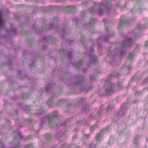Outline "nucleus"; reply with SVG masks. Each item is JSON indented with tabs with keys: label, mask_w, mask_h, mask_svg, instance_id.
Returning a JSON list of instances; mask_svg holds the SVG:
<instances>
[{
	"label": "nucleus",
	"mask_w": 148,
	"mask_h": 148,
	"mask_svg": "<svg viewBox=\"0 0 148 148\" xmlns=\"http://www.w3.org/2000/svg\"><path fill=\"white\" fill-rule=\"evenodd\" d=\"M129 22L127 21L124 15H122L120 17V22L118 26V28L120 29L121 27L124 25H127L128 24Z\"/></svg>",
	"instance_id": "obj_10"
},
{
	"label": "nucleus",
	"mask_w": 148,
	"mask_h": 148,
	"mask_svg": "<svg viewBox=\"0 0 148 148\" xmlns=\"http://www.w3.org/2000/svg\"><path fill=\"white\" fill-rule=\"evenodd\" d=\"M101 40V38H99L98 39V50L99 51H100L102 49V46L101 44H100L99 43L100 40Z\"/></svg>",
	"instance_id": "obj_29"
},
{
	"label": "nucleus",
	"mask_w": 148,
	"mask_h": 148,
	"mask_svg": "<svg viewBox=\"0 0 148 148\" xmlns=\"http://www.w3.org/2000/svg\"><path fill=\"white\" fill-rule=\"evenodd\" d=\"M63 101V99H61L60 100L57 102V106H59L60 104H61Z\"/></svg>",
	"instance_id": "obj_42"
},
{
	"label": "nucleus",
	"mask_w": 148,
	"mask_h": 148,
	"mask_svg": "<svg viewBox=\"0 0 148 148\" xmlns=\"http://www.w3.org/2000/svg\"><path fill=\"white\" fill-rule=\"evenodd\" d=\"M103 107V106H100L99 110L98 111L97 113L95 116H94L92 114L90 115L89 117V119H100L102 115V113L104 112L103 110H102L101 109V108H102Z\"/></svg>",
	"instance_id": "obj_9"
},
{
	"label": "nucleus",
	"mask_w": 148,
	"mask_h": 148,
	"mask_svg": "<svg viewBox=\"0 0 148 148\" xmlns=\"http://www.w3.org/2000/svg\"><path fill=\"white\" fill-rule=\"evenodd\" d=\"M98 73H100V72L99 71L97 72Z\"/></svg>",
	"instance_id": "obj_61"
},
{
	"label": "nucleus",
	"mask_w": 148,
	"mask_h": 148,
	"mask_svg": "<svg viewBox=\"0 0 148 148\" xmlns=\"http://www.w3.org/2000/svg\"><path fill=\"white\" fill-rule=\"evenodd\" d=\"M135 30H134L133 31V33H134V34L135 36V38L136 39H137L139 38H141L142 36L141 35L137 33H135Z\"/></svg>",
	"instance_id": "obj_31"
},
{
	"label": "nucleus",
	"mask_w": 148,
	"mask_h": 148,
	"mask_svg": "<svg viewBox=\"0 0 148 148\" xmlns=\"http://www.w3.org/2000/svg\"><path fill=\"white\" fill-rule=\"evenodd\" d=\"M67 144L66 143H64L63 145H62L60 148H64L65 147L67 146Z\"/></svg>",
	"instance_id": "obj_44"
},
{
	"label": "nucleus",
	"mask_w": 148,
	"mask_h": 148,
	"mask_svg": "<svg viewBox=\"0 0 148 148\" xmlns=\"http://www.w3.org/2000/svg\"><path fill=\"white\" fill-rule=\"evenodd\" d=\"M139 47H140V45H136V49H137L138 48H139Z\"/></svg>",
	"instance_id": "obj_57"
},
{
	"label": "nucleus",
	"mask_w": 148,
	"mask_h": 148,
	"mask_svg": "<svg viewBox=\"0 0 148 148\" xmlns=\"http://www.w3.org/2000/svg\"><path fill=\"white\" fill-rule=\"evenodd\" d=\"M97 20L94 18H91L90 19V22L88 24L90 26H92L95 23Z\"/></svg>",
	"instance_id": "obj_23"
},
{
	"label": "nucleus",
	"mask_w": 148,
	"mask_h": 148,
	"mask_svg": "<svg viewBox=\"0 0 148 148\" xmlns=\"http://www.w3.org/2000/svg\"><path fill=\"white\" fill-rule=\"evenodd\" d=\"M47 26H48V28L49 29H52L53 28H56V26L53 24H49Z\"/></svg>",
	"instance_id": "obj_30"
},
{
	"label": "nucleus",
	"mask_w": 148,
	"mask_h": 148,
	"mask_svg": "<svg viewBox=\"0 0 148 148\" xmlns=\"http://www.w3.org/2000/svg\"><path fill=\"white\" fill-rule=\"evenodd\" d=\"M148 80V78H146L144 80V83H146V82Z\"/></svg>",
	"instance_id": "obj_50"
},
{
	"label": "nucleus",
	"mask_w": 148,
	"mask_h": 148,
	"mask_svg": "<svg viewBox=\"0 0 148 148\" xmlns=\"http://www.w3.org/2000/svg\"><path fill=\"white\" fill-rule=\"evenodd\" d=\"M110 127H107L106 128L101 130L99 134H98L96 136V139L97 140L99 141L102 138L103 134L106 131H108L109 130Z\"/></svg>",
	"instance_id": "obj_12"
},
{
	"label": "nucleus",
	"mask_w": 148,
	"mask_h": 148,
	"mask_svg": "<svg viewBox=\"0 0 148 148\" xmlns=\"http://www.w3.org/2000/svg\"><path fill=\"white\" fill-rule=\"evenodd\" d=\"M140 136L138 135L137 136L134 138V143L136 145H137L138 144V140L139 139Z\"/></svg>",
	"instance_id": "obj_28"
},
{
	"label": "nucleus",
	"mask_w": 148,
	"mask_h": 148,
	"mask_svg": "<svg viewBox=\"0 0 148 148\" xmlns=\"http://www.w3.org/2000/svg\"><path fill=\"white\" fill-rule=\"evenodd\" d=\"M67 56L70 59H71L72 58V53L71 51L68 52L67 54Z\"/></svg>",
	"instance_id": "obj_35"
},
{
	"label": "nucleus",
	"mask_w": 148,
	"mask_h": 148,
	"mask_svg": "<svg viewBox=\"0 0 148 148\" xmlns=\"http://www.w3.org/2000/svg\"><path fill=\"white\" fill-rule=\"evenodd\" d=\"M122 85H121V84H118V87L119 89H121L122 88Z\"/></svg>",
	"instance_id": "obj_47"
},
{
	"label": "nucleus",
	"mask_w": 148,
	"mask_h": 148,
	"mask_svg": "<svg viewBox=\"0 0 148 148\" xmlns=\"http://www.w3.org/2000/svg\"><path fill=\"white\" fill-rule=\"evenodd\" d=\"M33 145L32 144H30L26 146L25 148H32L33 147Z\"/></svg>",
	"instance_id": "obj_39"
},
{
	"label": "nucleus",
	"mask_w": 148,
	"mask_h": 148,
	"mask_svg": "<svg viewBox=\"0 0 148 148\" xmlns=\"http://www.w3.org/2000/svg\"><path fill=\"white\" fill-rule=\"evenodd\" d=\"M43 113H44V112L41 108H40V110H37L36 113V115H39L42 114Z\"/></svg>",
	"instance_id": "obj_25"
},
{
	"label": "nucleus",
	"mask_w": 148,
	"mask_h": 148,
	"mask_svg": "<svg viewBox=\"0 0 148 148\" xmlns=\"http://www.w3.org/2000/svg\"><path fill=\"white\" fill-rule=\"evenodd\" d=\"M94 49L93 46L90 47L89 50L86 54V56L90 58V63L91 64H95L97 62V58L94 53Z\"/></svg>",
	"instance_id": "obj_6"
},
{
	"label": "nucleus",
	"mask_w": 148,
	"mask_h": 148,
	"mask_svg": "<svg viewBox=\"0 0 148 148\" xmlns=\"http://www.w3.org/2000/svg\"><path fill=\"white\" fill-rule=\"evenodd\" d=\"M32 137V136L31 135H29L27 137V139H30Z\"/></svg>",
	"instance_id": "obj_52"
},
{
	"label": "nucleus",
	"mask_w": 148,
	"mask_h": 148,
	"mask_svg": "<svg viewBox=\"0 0 148 148\" xmlns=\"http://www.w3.org/2000/svg\"><path fill=\"white\" fill-rule=\"evenodd\" d=\"M120 75L116 72L111 73L105 81L104 87L106 91L107 95L112 94L114 92V85L110 81V80L113 77H118Z\"/></svg>",
	"instance_id": "obj_3"
},
{
	"label": "nucleus",
	"mask_w": 148,
	"mask_h": 148,
	"mask_svg": "<svg viewBox=\"0 0 148 148\" xmlns=\"http://www.w3.org/2000/svg\"><path fill=\"white\" fill-rule=\"evenodd\" d=\"M134 56V52L130 53L129 54V57L127 59L125 62L124 64L122 71L125 74H127L129 73L132 69L130 65L131 61L133 60Z\"/></svg>",
	"instance_id": "obj_5"
},
{
	"label": "nucleus",
	"mask_w": 148,
	"mask_h": 148,
	"mask_svg": "<svg viewBox=\"0 0 148 148\" xmlns=\"http://www.w3.org/2000/svg\"><path fill=\"white\" fill-rule=\"evenodd\" d=\"M97 75V71L94 74L92 75L90 77L91 80V81L94 80L95 79Z\"/></svg>",
	"instance_id": "obj_26"
},
{
	"label": "nucleus",
	"mask_w": 148,
	"mask_h": 148,
	"mask_svg": "<svg viewBox=\"0 0 148 148\" xmlns=\"http://www.w3.org/2000/svg\"><path fill=\"white\" fill-rule=\"evenodd\" d=\"M57 146L55 145L53 146L51 148H56Z\"/></svg>",
	"instance_id": "obj_55"
},
{
	"label": "nucleus",
	"mask_w": 148,
	"mask_h": 148,
	"mask_svg": "<svg viewBox=\"0 0 148 148\" xmlns=\"http://www.w3.org/2000/svg\"><path fill=\"white\" fill-rule=\"evenodd\" d=\"M78 21H77V25L78 24Z\"/></svg>",
	"instance_id": "obj_60"
},
{
	"label": "nucleus",
	"mask_w": 148,
	"mask_h": 148,
	"mask_svg": "<svg viewBox=\"0 0 148 148\" xmlns=\"http://www.w3.org/2000/svg\"><path fill=\"white\" fill-rule=\"evenodd\" d=\"M133 39L129 38L123 42H119L116 46L111 45L109 49L108 55L105 58V60L111 64H114L115 62L124 57L126 48L133 45Z\"/></svg>",
	"instance_id": "obj_1"
},
{
	"label": "nucleus",
	"mask_w": 148,
	"mask_h": 148,
	"mask_svg": "<svg viewBox=\"0 0 148 148\" xmlns=\"http://www.w3.org/2000/svg\"><path fill=\"white\" fill-rule=\"evenodd\" d=\"M20 75L21 74V71H20Z\"/></svg>",
	"instance_id": "obj_64"
},
{
	"label": "nucleus",
	"mask_w": 148,
	"mask_h": 148,
	"mask_svg": "<svg viewBox=\"0 0 148 148\" xmlns=\"http://www.w3.org/2000/svg\"><path fill=\"white\" fill-rule=\"evenodd\" d=\"M58 32L60 34H61L63 38L69 44H71L72 43L74 42L73 40H71L70 39H66V36L68 34L66 33L65 30L63 28H59L58 29Z\"/></svg>",
	"instance_id": "obj_8"
},
{
	"label": "nucleus",
	"mask_w": 148,
	"mask_h": 148,
	"mask_svg": "<svg viewBox=\"0 0 148 148\" xmlns=\"http://www.w3.org/2000/svg\"><path fill=\"white\" fill-rule=\"evenodd\" d=\"M53 87V85L51 84L47 85L45 87V89L46 91L48 92L51 91Z\"/></svg>",
	"instance_id": "obj_19"
},
{
	"label": "nucleus",
	"mask_w": 148,
	"mask_h": 148,
	"mask_svg": "<svg viewBox=\"0 0 148 148\" xmlns=\"http://www.w3.org/2000/svg\"><path fill=\"white\" fill-rule=\"evenodd\" d=\"M84 123L83 122V121H78L77 123V125H82V124H83Z\"/></svg>",
	"instance_id": "obj_40"
},
{
	"label": "nucleus",
	"mask_w": 148,
	"mask_h": 148,
	"mask_svg": "<svg viewBox=\"0 0 148 148\" xmlns=\"http://www.w3.org/2000/svg\"><path fill=\"white\" fill-rule=\"evenodd\" d=\"M64 133L62 134L60 136H59L60 135V134H58L56 136V138L57 139H58L59 140H60L59 143L60 144H61L62 141H63L64 140L66 139H67V137L66 136H65L64 135Z\"/></svg>",
	"instance_id": "obj_18"
},
{
	"label": "nucleus",
	"mask_w": 148,
	"mask_h": 148,
	"mask_svg": "<svg viewBox=\"0 0 148 148\" xmlns=\"http://www.w3.org/2000/svg\"><path fill=\"white\" fill-rule=\"evenodd\" d=\"M81 41L83 46L85 48H86V47L85 46V39L84 36L83 35H82L81 36Z\"/></svg>",
	"instance_id": "obj_27"
},
{
	"label": "nucleus",
	"mask_w": 148,
	"mask_h": 148,
	"mask_svg": "<svg viewBox=\"0 0 148 148\" xmlns=\"http://www.w3.org/2000/svg\"><path fill=\"white\" fill-rule=\"evenodd\" d=\"M2 13L1 11L0 12V27L1 29L3 28V22L2 19Z\"/></svg>",
	"instance_id": "obj_21"
},
{
	"label": "nucleus",
	"mask_w": 148,
	"mask_h": 148,
	"mask_svg": "<svg viewBox=\"0 0 148 148\" xmlns=\"http://www.w3.org/2000/svg\"><path fill=\"white\" fill-rule=\"evenodd\" d=\"M114 34V32H108V33L106 34L105 36H103L102 40L104 42H107L108 41L109 37L113 36Z\"/></svg>",
	"instance_id": "obj_16"
},
{
	"label": "nucleus",
	"mask_w": 148,
	"mask_h": 148,
	"mask_svg": "<svg viewBox=\"0 0 148 148\" xmlns=\"http://www.w3.org/2000/svg\"><path fill=\"white\" fill-rule=\"evenodd\" d=\"M18 105L21 108L22 110L25 111L28 114L29 113L30 108L28 106H27L24 104H21L18 103Z\"/></svg>",
	"instance_id": "obj_17"
},
{
	"label": "nucleus",
	"mask_w": 148,
	"mask_h": 148,
	"mask_svg": "<svg viewBox=\"0 0 148 148\" xmlns=\"http://www.w3.org/2000/svg\"><path fill=\"white\" fill-rule=\"evenodd\" d=\"M131 12H133V11H132V10H131Z\"/></svg>",
	"instance_id": "obj_63"
},
{
	"label": "nucleus",
	"mask_w": 148,
	"mask_h": 148,
	"mask_svg": "<svg viewBox=\"0 0 148 148\" xmlns=\"http://www.w3.org/2000/svg\"><path fill=\"white\" fill-rule=\"evenodd\" d=\"M141 91H139V92H136V94H140V93H141Z\"/></svg>",
	"instance_id": "obj_54"
},
{
	"label": "nucleus",
	"mask_w": 148,
	"mask_h": 148,
	"mask_svg": "<svg viewBox=\"0 0 148 148\" xmlns=\"http://www.w3.org/2000/svg\"><path fill=\"white\" fill-rule=\"evenodd\" d=\"M66 10L70 13H73L76 10V7L73 5H69L64 7Z\"/></svg>",
	"instance_id": "obj_15"
},
{
	"label": "nucleus",
	"mask_w": 148,
	"mask_h": 148,
	"mask_svg": "<svg viewBox=\"0 0 148 148\" xmlns=\"http://www.w3.org/2000/svg\"><path fill=\"white\" fill-rule=\"evenodd\" d=\"M35 66L34 63V62L32 64H29V66L30 67L33 66Z\"/></svg>",
	"instance_id": "obj_48"
},
{
	"label": "nucleus",
	"mask_w": 148,
	"mask_h": 148,
	"mask_svg": "<svg viewBox=\"0 0 148 148\" xmlns=\"http://www.w3.org/2000/svg\"><path fill=\"white\" fill-rule=\"evenodd\" d=\"M66 111V112H69V111Z\"/></svg>",
	"instance_id": "obj_62"
},
{
	"label": "nucleus",
	"mask_w": 148,
	"mask_h": 148,
	"mask_svg": "<svg viewBox=\"0 0 148 148\" xmlns=\"http://www.w3.org/2000/svg\"><path fill=\"white\" fill-rule=\"evenodd\" d=\"M69 121V119L65 121L63 124V125H66L67 124V123Z\"/></svg>",
	"instance_id": "obj_46"
},
{
	"label": "nucleus",
	"mask_w": 148,
	"mask_h": 148,
	"mask_svg": "<svg viewBox=\"0 0 148 148\" xmlns=\"http://www.w3.org/2000/svg\"><path fill=\"white\" fill-rule=\"evenodd\" d=\"M83 63V61L82 60H80L78 63H73V64L77 69L78 70H79L82 65Z\"/></svg>",
	"instance_id": "obj_20"
},
{
	"label": "nucleus",
	"mask_w": 148,
	"mask_h": 148,
	"mask_svg": "<svg viewBox=\"0 0 148 148\" xmlns=\"http://www.w3.org/2000/svg\"><path fill=\"white\" fill-rule=\"evenodd\" d=\"M145 46L146 47H148V41H147L146 42L145 44Z\"/></svg>",
	"instance_id": "obj_49"
},
{
	"label": "nucleus",
	"mask_w": 148,
	"mask_h": 148,
	"mask_svg": "<svg viewBox=\"0 0 148 148\" xmlns=\"http://www.w3.org/2000/svg\"><path fill=\"white\" fill-rule=\"evenodd\" d=\"M93 147V146L92 144L90 145L89 147V148H92Z\"/></svg>",
	"instance_id": "obj_56"
},
{
	"label": "nucleus",
	"mask_w": 148,
	"mask_h": 148,
	"mask_svg": "<svg viewBox=\"0 0 148 148\" xmlns=\"http://www.w3.org/2000/svg\"><path fill=\"white\" fill-rule=\"evenodd\" d=\"M58 114L57 111H55L52 113L49 114L46 116L41 119L42 124L48 121L50 126L52 127H54L52 124H53V120L57 118Z\"/></svg>",
	"instance_id": "obj_4"
},
{
	"label": "nucleus",
	"mask_w": 148,
	"mask_h": 148,
	"mask_svg": "<svg viewBox=\"0 0 148 148\" xmlns=\"http://www.w3.org/2000/svg\"><path fill=\"white\" fill-rule=\"evenodd\" d=\"M97 125L95 124L93 125L90 128V130L91 131H93L97 127Z\"/></svg>",
	"instance_id": "obj_38"
},
{
	"label": "nucleus",
	"mask_w": 148,
	"mask_h": 148,
	"mask_svg": "<svg viewBox=\"0 0 148 148\" xmlns=\"http://www.w3.org/2000/svg\"><path fill=\"white\" fill-rule=\"evenodd\" d=\"M32 119H29V122H32Z\"/></svg>",
	"instance_id": "obj_58"
},
{
	"label": "nucleus",
	"mask_w": 148,
	"mask_h": 148,
	"mask_svg": "<svg viewBox=\"0 0 148 148\" xmlns=\"http://www.w3.org/2000/svg\"><path fill=\"white\" fill-rule=\"evenodd\" d=\"M48 38H48L47 36L43 38V40L44 41L48 40Z\"/></svg>",
	"instance_id": "obj_45"
},
{
	"label": "nucleus",
	"mask_w": 148,
	"mask_h": 148,
	"mask_svg": "<svg viewBox=\"0 0 148 148\" xmlns=\"http://www.w3.org/2000/svg\"><path fill=\"white\" fill-rule=\"evenodd\" d=\"M137 27L140 30H143L147 27L145 25H141L140 24H139Z\"/></svg>",
	"instance_id": "obj_24"
},
{
	"label": "nucleus",
	"mask_w": 148,
	"mask_h": 148,
	"mask_svg": "<svg viewBox=\"0 0 148 148\" xmlns=\"http://www.w3.org/2000/svg\"><path fill=\"white\" fill-rule=\"evenodd\" d=\"M77 137V136L76 135H75L74 136L73 138V140H74Z\"/></svg>",
	"instance_id": "obj_51"
},
{
	"label": "nucleus",
	"mask_w": 148,
	"mask_h": 148,
	"mask_svg": "<svg viewBox=\"0 0 148 148\" xmlns=\"http://www.w3.org/2000/svg\"><path fill=\"white\" fill-rule=\"evenodd\" d=\"M17 136L20 137L21 138H22V137L21 135V133L20 132H18L17 133Z\"/></svg>",
	"instance_id": "obj_43"
},
{
	"label": "nucleus",
	"mask_w": 148,
	"mask_h": 148,
	"mask_svg": "<svg viewBox=\"0 0 148 148\" xmlns=\"http://www.w3.org/2000/svg\"><path fill=\"white\" fill-rule=\"evenodd\" d=\"M89 90H90V89H88V90H86V92H87V91H88Z\"/></svg>",
	"instance_id": "obj_59"
},
{
	"label": "nucleus",
	"mask_w": 148,
	"mask_h": 148,
	"mask_svg": "<svg viewBox=\"0 0 148 148\" xmlns=\"http://www.w3.org/2000/svg\"><path fill=\"white\" fill-rule=\"evenodd\" d=\"M54 95H51L50 99L47 101V104L49 106H51L53 103V100L54 99Z\"/></svg>",
	"instance_id": "obj_22"
},
{
	"label": "nucleus",
	"mask_w": 148,
	"mask_h": 148,
	"mask_svg": "<svg viewBox=\"0 0 148 148\" xmlns=\"http://www.w3.org/2000/svg\"><path fill=\"white\" fill-rule=\"evenodd\" d=\"M76 81L74 83V85L75 86L81 87L83 90H85L83 86L85 85L84 77L82 76L75 77Z\"/></svg>",
	"instance_id": "obj_7"
},
{
	"label": "nucleus",
	"mask_w": 148,
	"mask_h": 148,
	"mask_svg": "<svg viewBox=\"0 0 148 148\" xmlns=\"http://www.w3.org/2000/svg\"><path fill=\"white\" fill-rule=\"evenodd\" d=\"M22 97L23 99H27L28 97V95L25 93H23L22 95Z\"/></svg>",
	"instance_id": "obj_37"
},
{
	"label": "nucleus",
	"mask_w": 148,
	"mask_h": 148,
	"mask_svg": "<svg viewBox=\"0 0 148 148\" xmlns=\"http://www.w3.org/2000/svg\"><path fill=\"white\" fill-rule=\"evenodd\" d=\"M87 70L86 69H82V71L83 72H85Z\"/></svg>",
	"instance_id": "obj_53"
},
{
	"label": "nucleus",
	"mask_w": 148,
	"mask_h": 148,
	"mask_svg": "<svg viewBox=\"0 0 148 148\" xmlns=\"http://www.w3.org/2000/svg\"><path fill=\"white\" fill-rule=\"evenodd\" d=\"M127 108L126 104L123 103L121 106V108L119 111L117 113V116H122L124 114Z\"/></svg>",
	"instance_id": "obj_11"
},
{
	"label": "nucleus",
	"mask_w": 148,
	"mask_h": 148,
	"mask_svg": "<svg viewBox=\"0 0 148 148\" xmlns=\"http://www.w3.org/2000/svg\"><path fill=\"white\" fill-rule=\"evenodd\" d=\"M79 104H81L83 106L82 107V111L84 112H86L88 109V106L86 104V102L84 98H82L79 103Z\"/></svg>",
	"instance_id": "obj_13"
},
{
	"label": "nucleus",
	"mask_w": 148,
	"mask_h": 148,
	"mask_svg": "<svg viewBox=\"0 0 148 148\" xmlns=\"http://www.w3.org/2000/svg\"><path fill=\"white\" fill-rule=\"evenodd\" d=\"M6 34L10 36L16 34V27H12L10 29L7 30Z\"/></svg>",
	"instance_id": "obj_14"
},
{
	"label": "nucleus",
	"mask_w": 148,
	"mask_h": 148,
	"mask_svg": "<svg viewBox=\"0 0 148 148\" xmlns=\"http://www.w3.org/2000/svg\"><path fill=\"white\" fill-rule=\"evenodd\" d=\"M53 21L55 23H57L59 21V19L57 17H54L53 18Z\"/></svg>",
	"instance_id": "obj_41"
},
{
	"label": "nucleus",
	"mask_w": 148,
	"mask_h": 148,
	"mask_svg": "<svg viewBox=\"0 0 148 148\" xmlns=\"http://www.w3.org/2000/svg\"><path fill=\"white\" fill-rule=\"evenodd\" d=\"M114 107V106L112 105H110L108 106V109L107 110V112H108L109 111L111 110Z\"/></svg>",
	"instance_id": "obj_33"
},
{
	"label": "nucleus",
	"mask_w": 148,
	"mask_h": 148,
	"mask_svg": "<svg viewBox=\"0 0 148 148\" xmlns=\"http://www.w3.org/2000/svg\"><path fill=\"white\" fill-rule=\"evenodd\" d=\"M111 6V0H107L106 4L103 1L101 3H95L94 6L90 9V12L92 13H96L101 15L104 13L105 10H107L108 13L109 12H112Z\"/></svg>",
	"instance_id": "obj_2"
},
{
	"label": "nucleus",
	"mask_w": 148,
	"mask_h": 148,
	"mask_svg": "<svg viewBox=\"0 0 148 148\" xmlns=\"http://www.w3.org/2000/svg\"><path fill=\"white\" fill-rule=\"evenodd\" d=\"M103 22L105 25V28L106 31H108V28L107 26H106V24L108 23V20L106 19H103Z\"/></svg>",
	"instance_id": "obj_32"
},
{
	"label": "nucleus",
	"mask_w": 148,
	"mask_h": 148,
	"mask_svg": "<svg viewBox=\"0 0 148 148\" xmlns=\"http://www.w3.org/2000/svg\"><path fill=\"white\" fill-rule=\"evenodd\" d=\"M45 136L47 140H49L51 138V135L50 134H45Z\"/></svg>",
	"instance_id": "obj_36"
},
{
	"label": "nucleus",
	"mask_w": 148,
	"mask_h": 148,
	"mask_svg": "<svg viewBox=\"0 0 148 148\" xmlns=\"http://www.w3.org/2000/svg\"><path fill=\"white\" fill-rule=\"evenodd\" d=\"M90 136V135L89 134L84 135L82 137V139L83 140L85 139H87Z\"/></svg>",
	"instance_id": "obj_34"
}]
</instances>
